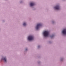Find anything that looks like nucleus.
Listing matches in <instances>:
<instances>
[{
	"label": "nucleus",
	"mask_w": 66,
	"mask_h": 66,
	"mask_svg": "<svg viewBox=\"0 0 66 66\" xmlns=\"http://www.w3.org/2000/svg\"><path fill=\"white\" fill-rule=\"evenodd\" d=\"M49 32L48 31H45L43 33L44 36L45 37L47 36H48V35H49Z\"/></svg>",
	"instance_id": "nucleus-1"
},
{
	"label": "nucleus",
	"mask_w": 66,
	"mask_h": 66,
	"mask_svg": "<svg viewBox=\"0 0 66 66\" xmlns=\"http://www.w3.org/2000/svg\"><path fill=\"white\" fill-rule=\"evenodd\" d=\"M34 39L33 36H29L28 37V39L29 40H33Z\"/></svg>",
	"instance_id": "nucleus-2"
},
{
	"label": "nucleus",
	"mask_w": 66,
	"mask_h": 66,
	"mask_svg": "<svg viewBox=\"0 0 66 66\" xmlns=\"http://www.w3.org/2000/svg\"><path fill=\"white\" fill-rule=\"evenodd\" d=\"M41 25H42L40 23L38 24L36 27L37 30H38V29H39V28Z\"/></svg>",
	"instance_id": "nucleus-3"
},
{
	"label": "nucleus",
	"mask_w": 66,
	"mask_h": 66,
	"mask_svg": "<svg viewBox=\"0 0 66 66\" xmlns=\"http://www.w3.org/2000/svg\"><path fill=\"white\" fill-rule=\"evenodd\" d=\"M62 33L63 34H66V29H64L62 31Z\"/></svg>",
	"instance_id": "nucleus-4"
},
{
	"label": "nucleus",
	"mask_w": 66,
	"mask_h": 66,
	"mask_svg": "<svg viewBox=\"0 0 66 66\" xmlns=\"http://www.w3.org/2000/svg\"><path fill=\"white\" fill-rule=\"evenodd\" d=\"M54 8L56 10H60V7L59 6H56V7H54Z\"/></svg>",
	"instance_id": "nucleus-5"
},
{
	"label": "nucleus",
	"mask_w": 66,
	"mask_h": 66,
	"mask_svg": "<svg viewBox=\"0 0 66 66\" xmlns=\"http://www.w3.org/2000/svg\"><path fill=\"white\" fill-rule=\"evenodd\" d=\"M34 3H31L30 4V6H33V5H34Z\"/></svg>",
	"instance_id": "nucleus-6"
},
{
	"label": "nucleus",
	"mask_w": 66,
	"mask_h": 66,
	"mask_svg": "<svg viewBox=\"0 0 66 66\" xmlns=\"http://www.w3.org/2000/svg\"><path fill=\"white\" fill-rule=\"evenodd\" d=\"M3 60H4L5 62H6V59L5 57L3 59Z\"/></svg>",
	"instance_id": "nucleus-7"
},
{
	"label": "nucleus",
	"mask_w": 66,
	"mask_h": 66,
	"mask_svg": "<svg viewBox=\"0 0 66 66\" xmlns=\"http://www.w3.org/2000/svg\"><path fill=\"white\" fill-rule=\"evenodd\" d=\"M26 23H24L23 24V25L24 26H26Z\"/></svg>",
	"instance_id": "nucleus-8"
},
{
	"label": "nucleus",
	"mask_w": 66,
	"mask_h": 66,
	"mask_svg": "<svg viewBox=\"0 0 66 66\" xmlns=\"http://www.w3.org/2000/svg\"><path fill=\"white\" fill-rule=\"evenodd\" d=\"M53 36H54V35H53L52 36H51V37H53Z\"/></svg>",
	"instance_id": "nucleus-9"
},
{
	"label": "nucleus",
	"mask_w": 66,
	"mask_h": 66,
	"mask_svg": "<svg viewBox=\"0 0 66 66\" xmlns=\"http://www.w3.org/2000/svg\"><path fill=\"white\" fill-rule=\"evenodd\" d=\"M27 50V49H26V50Z\"/></svg>",
	"instance_id": "nucleus-10"
},
{
	"label": "nucleus",
	"mask_w": 66,
	"mask_h": 66,
	"mask_svg": "<svg viewBox=\"0 0 66 66\" xmlns=\"http://www.w3.org/2000/svg\"><path fill=\"white\" fill-rule=\"evenodd\" d=\"M38 47H39V46H38Z\"/></svg>",
	"instance_id": "nucleus-11"
}]
</instances>
